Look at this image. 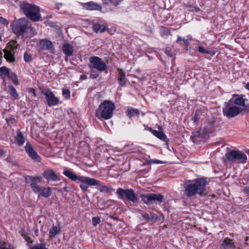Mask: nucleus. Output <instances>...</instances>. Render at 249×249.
<instances>
[{
	"label": "nucleus",
	"mask_w": 249,
	"mask_h": 249,
	"mask_svg": "<svg viewBox=\"0 0 249 249\" xmlns=\"http://www.w3.org/2000/svg\"><path fill=\"white\" fill-rule=\"evenodd\" d=\"M62 50L67 56H70L72 55L73 48L69 43H66L63 46Z\"/></svg>",
	"instance_id": "27"
},
{
	"label": "nucleus",
	"mask_w": 249,
	"mask_h": 249,
	"mask_svg": "<svg viewBox=\"0 0 249 249\" xmlns=\"http://www.w3.org/2000/svg\"><path fill=\"white\" fill-rule=\"evenodd\" d=\"M118 71L117 79L118 83L121 87H124L126 85L128 80L125 75V72L120 68L117 69Z\"/></svg>",
	"instance_id": "19"
},
{
	"label": "nucleus",
	"mask_w": 249,
	"mask_h": 249,
	"mask_svg": "<svg viewBox=\"0 0 249 249\" xmlns=\"http://www.w3.org/2000/svg\"><path fill=\"white\" fill-rule=\"evenodd\" d=\"M88 78L86 74H82L80 75V79L81 80H84Z\"/></svg>",
	"instance_id": "53"
},
{
	"label": "nucleus",
	"mask_w": 249,
	"mask_h": 249,
	"mask_svg": "<svg viewBox=\"0 0 249 249\" xmlns=\"http://www.w3.org/2000/svg\"><path fill=\"white\" fill-rule=\"evenodd\" d=\"M165 162H163L161 160H153L151 159L150 160H147L145 162H144L143 164L145 165L147 164H162L164 163Z\"/></svg>",
	"instance_id": "38"
},
{
	"label": "nucleus",
	"mask_w": 249,
	"mask_h": 249,
	"mask_svg": "<svg viewBox=\"0 0 249 249\" xmlns=\"http://www.w3.org/2000/svg\"><path fill=\"white\" fill-rule=\"evenodd\" d=\"M2 53L1 51H0V58H1V60H2Z\"/></svg>",
	"instance_id": "59"
},
{
	"label": "nucleus",
	"mask_w": 249,
	"mask_h": 249,
	"mask_svg": "<svg viewBox=\"0 0 249 249\" xmlns=\"http://www.w3.org/2000/svg\"><path fill=\"white\" fill-rule=\"evenodd\" d=\"M225 157L231 162L238 161V163H245L247 160L246 155L239 150H231L225 154Z\"/></svg>",
	"instance_id": "9"
},
{
	"label": "nucleus",
	"mask_w": 249,
	"mask_h": 249,
	"mask_svg": "<svg viewBox=\"0 0 249 249\" xmlns=\"http://www.w3.org/2000/svg\"><path fill=\"white\" fill-rule=\"evenodd\" d=\"M141 200L147 206L155 204H160L163 202L164 197L161 194L146 193L141 194Z\"/></svg>",
	"instance_id": "7"
},
{
	"label": "nucleus",
	"mask_w": 249,
	"mask_h": 249,
	"mask_svg": "<svg viewBox=\"0 0 249 249\" xmlns=\"http://www.w3.org/2000/svg\"><path fill=\"white\" fill-rule=\"evenodd\" d=\"M39 44L41 50H49L53 48L52 42L47 39H41L39 41Z\"/></svg>",
	"instance_id": "21"
},
{
	"label": "nucleus",
	"mask_w": 249,
	"mask_h": 249,
	"mask_svg": "<svg viewBox=\"0 0 249 249\" xmlns=\"http://www.w3.org/2000/svg\"><path fill=\"white\" fill-rule=\"evenodd\" d=\"M123 0H105L104 4L107 5L111 4L117 6Z\"/></svg>",
	"instance_id": "36"
},
{
	"label": "nucleus",
	"mask_w": 249,
	"mask_h": 249,
	"mask_svg": "<svg viewBox=\"0 0 249 249\" xmlns=\"http://www.w3.org/2000/svg\"><path fill=\"white\" fill-rule=\"evenodd\" d=\"M25 151L28 156L35 162H39L41 158L35 151L32 145L28 142L25 146Z\"/></svg>",
	"instance_id": "13"
},
{
	"label": "nucleus",
	"mask_w": 249,
	"mask_h": 249,
	"mask_svg": "<svg viewBox=\"0 0 249 249\" xmlns=\"http://www.w3.org/2000/svg\"><path fill=\"white\" fill-rule=\"evenodd\" d=\"M12 72V70L6 66L0 67V78L5 81L6 78H8Z\"/></svg>",
	"instance_id": "22"
},
{
	"label": "nucleus",
	"mask_w": 249,
	"mask_h": 249,
	"mask_svg": "<svg viewBox=\"0 0 249 249\" xmlns=\"http://www.w3.org/2000/svg\"><path fill=\"white\" fill-rule=\"evenodd\" d=\"M0 23L3 25H8V20L6 18H5L2 17H0Z\"/></svg>",
	"instance_id": "45"
},
{
	"label": "nucleus",
	"mask_w": 249,
	"mask_h": 249,
	"mask_svg": "<svg viewBox=\"0 0 249 249\" xmlns=\"http://www.w3.org/2000/svg\"><path fill=\"white\" fill-rule=\"evenodd\" d=\"M42 175L46 179H47L48 182L50 181H55L60 180L58 175L52 169L45 170L43 172Z\"/></svg>",
	"instance_id": "15"
},
{
	"label": "nucleus",
	"mask_w": 249,
	"mask_h": 249,
	"mask_svg": "<svg viewBox=\"0 0 249 249\" xmlns=\"http://www.w3.org/2000/svg\"><path fill=\"white\" fill-rule=\"evenodd\" d=\"M63 174L71 181L79 184L81 190L84 192L88 191L89 186H97V189L103 193H110L114 191L109 185H102L99 180L88 177L78 176L68 168L65 169Z\"/></svg>",
	"instance_id": "1"
},
{
	"label": "nucleus",
	"mask_w": 249,
	"mask_h": 249,
	"mask_svg": "<svg viewBox=\"0 0 249 249\" xmlns=\"http://www.w3.org/2000/svg\"><path fill=\"white\" fill-rule=\"evenodd\" d=\"M60 229L56 226H53L49 230V236L50 238L54 237L56 234L59 233Z\"/></svg>",
	"instance_id": "32"
},
{
	"label": "nucleus",
	"mask_w": 249,
	"mask_h": 249,
	"mask_svg": "<svg viewBox=\"0 0 249 249\" xmlns=\"http://www.w3.org/2000/svg\"><path fill=\"white\" fill-rule=\"evenodd\" d=\"M81 5L84 9L90 11L96 10L101 11L102 8L101 5L92 1L86 3H81Z\"/></svg>",
	"instance_id": "18"
},
{
	"label": "nucleus",
	"mask_w": 249,
	"mask_h": 249,
	"mask_svg": "<svg viewBox=\"0 0 249 249\" xmlns=\"http://www.w3.org/2000/svg\"><path fill=\"white\" fill-rule=\"evenodd\" d=\"M112 218L114 219H117V217H112Z\"/></svg>",
	"instance_id": "63"
},
{
	"label": "nucleus",
	"mask_w": 249,
	"mask_h": 249,
	"mask_svg": "<svg viewBox=\"0 0 249 249\" xmlns=\"http://www.w3.org/2000/svg\"><path fill=\"white\" fill-rule=\"evenodd\" d=\"M232 241V240L229 238H226L224 239V240L223 241L221 246L223 248H226L228 247L229 246V245L231 243V242Z\"/></svg>",
	"instance_id": "42"
},
{
	"label": "nucleus",
	"mask_w": 249,
	"mask_h": 249,
	"mask_svg": "<svg viewBox=\"0 0 249 249\" xmlns=\"http://www.w3.org/2000/svg\"><path fill=\"white\" fill-rule=\"evenodd\" d=\"M245 88L249 90V82H248L246 84V86H245Z\"/></svg>",
	"instance_id": "58"
},
{
	"label": "nucleus",
	"mask_w": 249,
	"mask_h": 249,
	"mask_svg": "<svg viewBox=\"0 0 249 249\" xmlns=\"http://www.w3.org/2000/svg\"><path fill=\"white\" fill-rule=\"evenodd\" d=\"M31 249H48L46 247V243L37 244L31 248Z\"/></svg>",
	"instance_id": "40"
},
{
	"label": "nucleus",
	"mask_w": 249,
	"mask_h": 249,
	"mask_svg": "<svg viewBox=\"0 0 249 249\" xmlns=\"http://www.w3.org/2000/svg\"><path fill=\"white\" fill-rule=\"evenodd\" d=\"M62 6V3H56L55 4V8L57 9H59Z\"/></svg>",
	"instance_id": "54"
},
{
	"label": "nucleus",
	"mask_w": 249,
	"mask_h": 249,
	"mask_svg": "<svg viewBox=\"0 0 249 249\" xmlns=\"http://www.w3.org/2000/svg\"><path fill=\"white\" fill-rule=\"evenodd\" d=\"M197 50L199 53L205 54H210L211 56H213L215 54L214 52L211 51L209 50H206L201 46H198Z\"/></svg>",
	"instance_id": "33"
},
{
	"label": "nucleus",
	"mask_w": 249,
	"mask_h": 249,
	"mask_svg": "<svg viewBox=\"0 0 249 249\" xmlns=\"http://www.w3.org/2000/svg\"><path fill=\"white\" fill-rule=\"evenodd\" d=\"M25 182L26 183L30 184V186L33 189L35 184L36 186H39L37 184V182H41L42 181V177L40 176H36L33 177L32 176H25L24 177Z\"/></svg>",
	"instance_id": "16"
},
{
	"label": "nucleus",
	"mask_w": 249,
	"mask_h": 249,
	"mask_svg": "<svg viewBox=\"0 0 249 249\" xmlns=\"http://www.w3.org/2000/svg\"><path fill=\"white\" fill-rule=\"evenodd\" d=\"M9 49H4L3 51L4 53V57L7 61L13 62L15 61L14 56V50L17 49L16 47L10 45Z\"/></svg>",
	"instance_id": "17"
},
{
	"label": "nucleus",
	"mask_w": 249,
	"mask_h": 249,
	"mask_svg": "<svg viewBox=\"0 0 249 249\" xmlns=\"http://www.w3.org/2000/svg\"><path fill=\"white\" fill-rule=\"evenodd\" d=\"M65 60L67 61L68 60V58H66Z\"/></svg>",
	"instance_id": "64"
},
{
	"label": "nucleus",
	"mask_w": 249,
	"mask_h": 249,
	"mask_svg": "<svg viewBox=\"0 0 249 249\" xmlns=\"http://www.w3.org/2000/svg\"><path fill=\"white\" fill-rule=\"evenodd\" d=\"M171 30H175L174 28H169L166 27H161L160 34L162 36H171Z\"/></svg>",
	"instance_id": "28"
},
{
	"label": "nucleus",
	"mask_w": 249,
	"mask_h": 249,
	"mask_svg": "<svg viewBox=\"0 0 249 249\" xmlns=\"http://www.w3.org/2000/svg\"><path fill=\"white\" fill-rule=\"evenodd\" d=\"M149 216L150 218V221L153 220H157L158 219V215L154 213H150L149 214Z\"/></svg>",
	"instance_id": "46"
},
{
	"label": "nucleus",
	"mask_w": 249,
	"mask_h": 249,
	"mask_svg": "<svg viewBox=\"0 0 249 249\" xmlns=\"http://www.w3.org/2000/svg\"><path fill=\"white\" fill-rule=\"evenodd\" d=\"M142 216L143 218H144L147 221H150V218L149 216V214L148 213H142Z\"/></svg>",
	"instance_id": "47"
},
{
	"label": "nucleus",
	"mask_w": 249,
	"mask_h": 249,
	"mask_svg": "<svg viewBox=\"0 0 249 249\" xmlns=\"http://www.w3.org/2000/svg\"><path fill=\"white\" fill-rule=\"evenodd\" d=\"M191 39H186L184 37H182L179 36L177 37V39L176 40V43L178 44H179L180 45H182V43L181 42H182L183 44L188 47L190 45V40Z\"/></svg>",
	"instance_id": "31"
},
{
	"label": "nucleus",
	"mask_w": 249,
	"mask_h": 249,
	"mask_svg": "<svg viewBox=\"0 0 249 249\" xmlns=\"http://www.w3.org/2000/svg\"><path fill=\"white\" fill-rule=\"evenodd\" d=\"M243 111V109L232 104L229 101L224 104L222 112L228 118H233Z\"/></svg>",
	"instance_id": "8"
},
{
	"label": "nucleus",
	"mask_w": 249,
	"mask_h": 249,
	"mask_svg": "<svg viewBox=\"0 0 249 249\" xmlns=\"http://www.w3.org/2000/svg\"><path fill=\"white\" fill-rule=\"evenodd\" d=\"M89 67H91L100 72L105 71L107 73V66L103 59L96 56H92L89 58Z\"/></svg>",
	"instance_id": "10"
},
{
	"label": "nucleus",
	"mask_w": 249,
	"mask_h": 249,
	"mask_svg": "<svg viewBox=\"0 0 249 249\" xmlns=\"http://www.w3.org/2000/svg\"><path fill=\"white\" fill-rule=\"evenodd\" d=\"M204 112L201 109H197L196 110L195 113H193L192 120L193 121V123L195 124H196L198 122V121L202 119V117L204 116Z\"/></svg>",
	"instance_id": "23"
},
{
	"label": "nucleus",
	"mask_w": 249,
	"mask_h": 249,
	"mask_svg": "<svg viewBox=\"0 0 249 249\" xmlns=\"http://www.w3.org/2000/svg\"><path fill=\"white\" fill-rule=\"evenodd\" d=\"M143 126L144 129L145 130L149 131L151 132V133H152L153 131L154 130V129H153L151 127H149L147 125H146L145 124H144L143 125Z\"/></svg>",
	"instance_id": "48"
},
{
	"label": "nucleus",
	"mask_w": 249,
	"mask_h": 249,
	"mask_svg": "<svg viewBox=\"0 0 249 249\" xmlns=\"http://www.w3.org/2000/svg\"><path fill=\"white\" fill-rule=\"evenodd\" d=\"M11 5H14L16 3H18V0H8Z\"/></svg>",
	"instance_id": "51"
},
{
	"label": "nucleus",
	"mask_w": 249,
	"mask_h": 249,
	"mask_svg": "<svg viewBox=\"0 0 249 249\" xmlns=\"http://www.w3.org/2000/svg\"><path fill=\"white\" fill-rule=\"evenodd\" d=\"M32 191L36 194H38V196H43L47 198L52 194V189L50 187L44 188L40 186H36L35 184Z\"/></svg>",
	"instance_id": "14"
},
{
	"label": "nucleus",
	"mask_w": 249,
	"mask_h": 249,
	"mask_svg": "<svg viewBox=\"0 0 249 249\" xmlns=\"http://www.w3.org/2000/svg\"><path fill=\"white\" fill-rule=\"evenodd\" d=\"M4 151L1 149H0V157H1L3 156V155L4 154Z\"/></svg>",
	"instance_id": "57"
},
{
	"label": "nucleus",
	"mask_w": 249,
	"mask_h": 249,
	"mask_svg": "<svg viewBox=\"0 0 249 249\" xmlns=\"http://www.w3.org/2000/svg\"><path fill=\"white\" fill-rule=\"evenodd\" d=\"M12 120V119H11V118H10V119L6 118V120L7 123H8V122H9L10 120Z\"/></svg>",
	"instance_id": "60"
},
{
	"label": "nucleus",
	"mask_w": 249,
	"mask_h": 249,
	"mask_svg": "<svg viewBox=\"0 0 249 249\" xmlns=\"http://www.w3.org/2000/svg\"><path fill=\"white\" fill-rule=\"evenodd\" d=\"M217 126L215 119L214 118H212L208 121L206 125L203 128L202 130L196 132L194 134V137L195 138H199L201 132L204 133L206 136L213 134L215 132V129Z\"/></svg>",
	"instance_id": "11"
},
{
	"label": "nucleus",
	"mask_w": 249,
	"mask_h": 249,
	"mask_svg": "<svg viewBox=\"0 0 249 249\" xmlns=\"http://www.w3.org/2000/svg\"><path fill=\"white\" fill-rule=\"evenodd\" d=\"M8 93L15 99H18L19 95L16 89L12 85L8 86Z\"/></svg>",
	"instance_id": "30"
},
{
	"label": "nucleus",
	"mask_w": 249,
	"mask_h": 249,
	"mask_svg": "<svg viewBox=\"0 0 249 249\" xmlns=\"http://www.w3.org/2000/svg\"><path fill=\"white\" fill-rule=\"evenodd\" d=\"M101 222L100 217L99 216L93 217L92 218V223L94 226H96Z\"/></svg>",
	"instance_id": "43"
},
{
	"label": "nucleus",
	"mask_w": 249,
	"mask_h": 249,
	"mask_svg": "<svg viewBox=\"0 0 249 249\" xmlns=\"http://www.w3.org/2000/svg\"><path fill=\"white\" fill-rule=\"evenodd\" d=\"M25 142V138L22 133L18 130L17 132V135L15 137V143L18 146H21Z\"/></svg>",
	"instance_id": "25"
},
{
	"label": "nucleus",
	"mask_w": 249,
	"mask_h": 249,
	"mask_svg": "<svg viewBox=\"0 0 249 249\" xmlns=\"http://www.w3.org/2000/svg\"><path fill=\"white\" fill-rule=\"evenodd\" d=\"M118 198L124 201L127 200L133 204H138L140 200L138 196L135 193L132 189H124L119 188L116 192Z\"/></svg>",
	"instance_id": "5"
},
{
	"label": "nucleus",
	"mask_w": 249,
	"mask_h": 249,
	"mask_svg": "<svg viewBox=\"0 0 249 249\" xmlns=\"http://www.w3.org/2000/svg\"><path fill=\"white\" fill-rule=\"evenodd\" d=\"M229 101L232 103L233 105H236L240 106L245 105V99L243 97H240L238 95L234 94L233 97L229 100Z\"/></svg>",
	"instance_id": "20"
},
{
	"label": "nucleus",
	"mask_w": 249,
	"mask_h": 249,
	"mask_svg": "<svg viewBox=\"0 0 249 249\" xmlns=\"http://www.w3.org/2000/svg\"><path fill=\"white\" fill-rule=\"evenodd\" d=\"M186 7L189 8V10L191 12L197 13L200 11V8L195 4L188 3Z\"/></svg>",
	"instance_id": "37"
},
{
	"label": "nucleus",
	"mask_w": 249,
	"mask_h": 249,
	"mask_svg": "<svg viewBox=\"0 0 249 249\" xmlns=\"http://www.w3.org/2000/svg\"><path fill=\"white\" fill-rule=\"evenodd\" d=\"M24 60L27 63L31 62L33 60L32 55L29 54L27 52L24 53Z\"/></svg>",
	"instance_id": "39"
},
{
	"label": "nucleus",
	"mask_w": 249,
	"mask_h": 249,
	"mask_svg": "<svg viewBox=\"0 0 249 249\" xmlns=\"http://www.w3.org/2000/svg\"><path fill=\"white\" fill-rule=\"evenodd\" d=\"M152 133L153 135L160 140L163 142H165L166 144H168V142L169 141V140L167 139L166 135L162 131L154 130Z\"/></svg>",
	"instance_id": "26"
},
{
	"label": "nucleus",
	"mask_w": 249,
	"mask_h": 249,
	"mask_svg": "<svg viewBox=\"0 0 249 249\" xmlns=\"http://www.w3.org/2000/svg\"><path fill=\"white\" fill-rule=\"evenodd\" d=\"M90 70V76L89 78L91 79H95L98 77L100 73L97 72L95 69L91 67H89Z\"/></svg>",
	"instance_id": "35"
},
{
	"label": "nucleus",
	"mask_w": 249,
	"mask_h": 249,
	"mask_svg": "<svg viewBox=\"0 0 249 249\" xmlns=\"http://www.w3.org/2000/svg\"><path fill=\"white\" fill-rule=\"evenodd\" d=\"M29 27V21L25 18H20L14 20L11 24L13 33L18 37H23L24 34Z\"/></svg>",
	"instance_id": "6"
},
{
	"label": "nucleus",
	"mask_w": 249,
	"mask_h": 249,
	"mask_svg": "<svg viewBox=\"0 0 249 249\" xmlns=\"http://www.w3.org/2000/svg\"><path fill=\"white\" fill-rule=\"evenodd\" d=\"M126 113L129 118L135 117H137L138 118L140 115L139 110L138 109L133 108L132 107H128Z\"/></svg>",
	"instance_id": "24"
},
{
	"label": "nucleus",
	"mask_w": 249,
	"mask_h": 249,
	"mask_svg": "<svg viewBox=\"0 0 249 249\" xmlns=\"http://www.w3.org/2000/svg\"><path fill=\"white\" fill-rule=\"evenodd\" d=\"M92 27L94 32L96 33L98 32L104 33L107 29L104 25L100 24L99 23L94 24Z\"/></svg>",
	"instance_id": "29"
},
{
	"label": "nucleus",
	"mask_w": 249,
	"mask_h": 249,
	"mask_svg": "<svg viewBox=\"0 0 249 249\" xmlns=\"http://www.w3.org/2000/svg\"><path fill=\"white\" fill-rule=\"evenodd\" d=\"M20 8L25 16L33 21L41 20V15L39 7L27 2H22Z\"/></svg>",
	"instance_id": "4"
},
{
	"label": "nucleus",
	"mask_w": 249,
	"mask_h": 249,
	"mask_svg": "<svg viewBox=\"0 0 249 249\" xmlns=\"http://www.w3.org/2000/svg\"><path fill=\"white\" fill-rule=\"evenodd\" d=\"M164 52L168 57H172L173 56V53L172 52L171 49L169 47H166Z\"/></svg>",
	"instance_id": "44"
},
{
	"label": "nucleus",
	"mask_w": 249,
	"mask_h": 249,
	"mask_svg": "<svg viewBox=\"0 0 249 249\" xmlns=\"http://www.w3.org/2000/svg\"><path fill=\"white\" fill-rule=\"evenodd\" d=\"M244 192L248 194H249V187H245L244 188Z\"/></svg>",
	"instance_id": "56"
},
{
	"label": "nucleus",
	"mask_w": 249,
	"mask_h": 249,
	"mask_svg": "<svg viewBox=\"0 0 249 249\" xmlns=\"http://www.w3.org/2000/svg\"><path fill=\"white\" fill-rule=\"evenodd\" d=\"M206 178H199L193 180H189L184 186V194L191 197L198 195L203 196L206 195Z\"/></svg>",
	"instance_id": "2"
},
{
	"label": "nucleus",
	"mask_w": 249,
	"mask_h": 249,
	"mask_svg": "<svg viewBox=\"0 0 249 249\" xmlns=\"http://www.w3.org/2000/svg\"><path fill=\"white\" fill-rule=\"evenodd\" d=\"M41 93L45 96V100L49 107L56 106L62 103L61 102H59L58 98L55 96L49 89L42 90Z\"/></svg>",
	"instance_id": "12"
},
{
	"label": "nucleus",
	"mask_w": 249,
	"mask_h": 249,
	"mask_svg": "<svg viewBox=\"0 0 249 249\" xmlns=\"http://www.w3.org/2000/svg\"><path fill=\"white\" fill-rule=\"evenodd\" d=\"M2 63V60H1V58H0V65Z\"/></svg>",
	"instance_id": "62"
},
{
	"label": "nucleus",
	"mask_w": 249,
	"mask_h": 249,
	"mask_svg": "<svg viewBox=\"0 0 249 249\" xmlns=\"http://www.w3.org/2000/svg\"><path fill=\"white\" fill-rule=\"evenodd\" d=\"M0 249H10L9 248H4V247L2 248V247H1Z\"/></svg>",
	"instance_id": "61"
},
{
	"label": "nucleus",
	"mask_w": 249,
	"mask_h": 249,
	"mask_svg": "<svg viewBox=\"0 0 249 249\" xmlns=\"http://www.w3.org/2000/svg\"><path fill=\"white\" fill-rule=\"evenodd\" d=\"M115 109V106L113 102L104 100L95 110V116L100 120H109L112 118Z\"/></svg>",
	"instance_id": "3"
},
{
	"label": "nucleus",
	"mask_w": 249,
	"mask_h": 249,
	"mask_svg": "<svg viewBox=\"0 0 249 249\" xmlns=\"http://www.w3.org/2000/svg\"><path fill=\"white\" fill-rule=\"evenodd\" d=\"M29 91H30V92L34 94V96H36V90L34 89L31 88L30 89Z\"/></svg>",
	"instance_id": "55"
},
{
	"label": "nucleus",
	"mask_w": 249,
	"mask_h": 249,
	"mask_svg": "<svg viewBox=\"0 0 249 249\" xmlns=\"http://www.w3.org/2000/svg\"><path fill=\"white\" fill-rule=\"evenodd\" d=\"M242 107H244V108L243 109V111H245L246 112H249V104H246L245 103V105L243 106Z\"/></svg>",
	"instance_id": "49"
},
{
	"label": "nucleus",
	"mask_w": 249,
	"mask_h": 249,
	"mask_svg": "<svg viewBox=\"0 0 249 249\" xmlns=\"http://www.w3.org/2000/svg\"><path fill=\"white\" fill-rule=\"evenodd\" d=\"M60 191L61 192H68L69 191V190L68 189V188L67 186H65L61 190H60Z\"/></svg>",
	"instance_id": "50"
},
{
	"label": "nucleus",
	"mask_w": 249,
	"mask_h": 249,
	"mask_svg": "<svg viewBox=\"0 0 249 249\" xmlns=\"http://www.w3.org/2000/svg\"><path fill=\"white\" fill-rule=\"evenodd\" d=\"M8 79H9L16 86L18 85L19 84V82L18 78V76L13 71H12L11 74H10V75L9 76Z\"/></svg>",
	"instance_id": "34"
},
{
	"label": "nucleus",
	"mask_w": 249,
	"mask_h": 249,
	"mask_svg": "<svg viewBox=\"0 0 249 249\" xmlns=\"http://www.w3.org/2000/svg\"><path fill=\"white\" fill-rule=\"evenodd\" d=\"M70 90L69 89H63L62 90V94L64 98L69 99L71 95Z\"/></svg>",
	"instance_id": "41"
},
{
	"label": "nucleus",
	"mask_w": 249,
	"mask_h": 249,
	"mask_svg": "<svg viewBox=\"0 0 249 249\" xmlns=\"http://www.w3.org/2000/svg\"><path fill=\"white\" fill-rule=\"evenodd\" d=\"M228 247L230 248H231V249H236L235 245L234 244V243L232 242V241L231 242V243L229 245V246Z\"/></svg>",
	"instance_id": "52"
}]
</instances>
